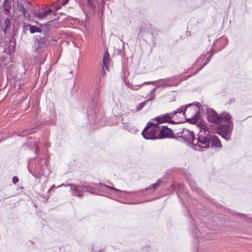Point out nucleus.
Listing matches in <instances>:
<instances>
[{
  "mask_svg": "<svg viewBox=\"0 0 252 252\" xmlns=\"http://www.w3.org/2000/svg\"><path fill=\"white\" fill-rule=\"evenodd\" d=\"M166 194L176 191L179 198L182 201L183 205L187 208L188 230L194 240V243L200 251L205 249L203 243L208 239H214L215 235L213 230L209 228L208 224L204 221L207 220L209 211L202 202L195 198L192 199L188 193L183 184L174 183L170 185Z\"/></svg>",
  "mask_w": 252,
  "mask_h": 252,
  "instance_id": "nucleus-1",
  "label": "nucleus"
},
{
  "mask_svg": "<svg viewBox=\"0 0 252 252\" xmlns=\"http://www.w3.org/2000/svg\"><path fill=\"white\" fill-rule=\"evenodd\" d=\"M178 139L180 138L183 139L184 142L188 144V145L192 149V144L195 140V136L193 131L189 130L186 128L182 129L177 133Z\"/></svg>",
  "mask_w": 252,
  "mask_h": 252,
  "instance_id": "nucleus-6",
  "label": "nucleus"
},
{
  "mask_svg": "<svg viewBox=\"0 0 252 252\" xmlns=\"http://www.w3.org/2000/svg\"><path fill=\"white\" fill-rule=\"evenodd\" d=\"M28 4L30 5H31V3L28 1H27Z\"/></svg>",
  "mask_w": 252,
  "mask_h": 252,
  "instance_id": "nucleus-60",
  "label": "nucleus"
},
{
  "mask_svg": "<svg viewBox=\"0 0 252 252\" xmlns=\"http://www.w3.org/2000/svg\"><path fill=\"white\" fill-rule=\"evenodd\" d=\"M158 88V85L155 86L151 91H150V95L149 98L144 102L140 103L138 105H137L136 107L135 110H134L136 112L139 111L141 110L144 105L149 101H151L153 100L155 98V95H154L155 90Z\"/></svg>",
  "mask_w": 252,
  "mask_h": 252,
  "instance_id": "nucleus-13",
  "label": "nucleus"
},
{
  "mask_svg": "<svg viewBox=\"0 0 252 252\" xmlns=\"http://www.w3.org/2000/svg\"><path fill=\"white\" fill-rule=\"evenodd\" d=\"M76 193V196H77L78 197H80V198H81L83 196V194L81 193V192H79V193Z\"/></svg>",
  "mask_w": 252,
  "mask_h": 252,
  "instance_id": "nucleus-49",
  "label": "nucleus"
},
{
  "mask_svg": "<svg viewBox=\"0 0 252 252\" xmlns=\"http://www.w3.org/2000/svg\"><path fill=\"white\" fill-rule=\"evenodd\" d=\"M22 14L26 20H29L30 19V14L29 12L26 9L25 12H22Z\"/></svg>",
  "mask_w": 252,
  "mask_h": 252,
  "instance_id": "nucleus-34",
  "label": "nucleus"
},
{
  "mask_svg": "<svg viewBox=\"0 0 252 252\" xmlns=\"http://www.w3.org/2000/svg\"><path fill=\"white\" fill-rule=\"evenodd\" d=\"M158 123L149 122L142 131V135L147 140H155L158 139Z\"/></svg>",
  "mask_w": 252,
  "mask_h": 252,
  "instance_id": "nucleus-5",
  "label": "nucleus"
},
{
  "mask_svg": "<svg viewBox=\"0 0 252 252\" xmlns=\"http://www.w3.org/2000/svg\"><path fill=\"white\" fill-rule=\"evenodd\" d=\"M184 122V123L185 122H188L192 125H195L197 123V122L196 121V120L194 118L193 116L189 118H186V117H185V121Z\"/></svg>",
  "mask_w": 252,
  "mask_h": 252,
  "instance_id": "nucleus-27",
  "label": "nucleus"
},
{
  "mask_svg": "<svg viewBox=\"0 0 252 252\" xmlns=\"http://www.w3.org/2000/svg\"><path fill=\"white\" fill-rule=\"evenodd\" d=\"M109 54L107 50L105 51L103 59V63L104 65L107 68V65L109 61Z\"/></svg>",
  "mask_w": 252,
  "mask_h": 252,
  "instance_id": "nucleus-21",
  "label": "nucleus"
},
{
  "mask_svg": "<svg viewBox=\"0 0 252 252\" xmlns=\"http://www.w3.org/2000/svg\"><path fill=\"white\" fill-rule=\"evenodd\" d=\"M101 88L100 81L96 83L95 89L92 93L91 99L92 104L90 105L87 109V117L88 120L92 124L97 125L98 123V115L96 112V105L100 93Z\"/></svg>",
  "mask_w": 252,
  "mask_h": 252,
  "instance_id": "nucleus-2",
  "label": "nucleus"
},
{
  "mask_svg": "<svg viewBox=\"0 0 252 252\" xmlns=\"http://www.w3.org/2000/svg\"><path fill=\"white\" fill-rule=\"evenodd\" d=\"M179 76L176 75L165 79L158 80V88L178 86L182 82V80H179Z\"/></svg>",
  "mask_w": 252,
  "mask_h": 252,
  "instance_id": "nucleus-8",
  "label": "nucleus"
},
{
  "mask_svg": "<svg viewBox=\"0 0 252 252\" xmlns=\"http://www.w3.org/2000/svg\"><path fill=\"white\" fill-rule=\"evenodd\" d=\"M206 114L207 120L208 122L218 125L221 124L222 119L220 116L214 109L207 107Z\"/></svg>",
  "mask_w": 252,
  "mask_h": 252,
  "instance_id": "nucleus-9",
  "label": "nucleus"
},
{
  "mask_svg": "<svg viewBox=\"0 0 252 252\" xmlns=\"http://www.w3.org/2000/svg\"><path fill=\"white\" fill-rule=\"evenodd\" d=\"M210 134L206 135L198 133L195 137L196 143L192 144V149L196 151L204 152L211 147L210 145Z\"/></svg>",
  "mask_w": 252,
  "mask_h": 252,
  "instance_id": "nucleus-3",
  "label": "nucleus"
},
{
  "mask_svg": "<svg viewBox=\"0 0 252 252\" xmlns=\"http://www.w3.org/2000/svg\"><path fill=\"white\" fill-rule=\"evenodd\" d=\"M209 52L210 54L209 56H211V57H212L215 54L216 51L215 50L214 48L213 47H212L211 49L209 51Z\"/></svg>",
  "mask_w": 252,
  "mask_h": 252,
  "instance_id": "nucleus-41",
  "label": "nucleus"
},
{
  "mask_svg": "<svg viewBox=\"0 0 252 252\" xmlns=\"http://www.w3.org/2000/svg\"><path fill=\"white\" fill-rule=\"evenodd\" d=\"M69 0H63L62 1V5H63L68 2Z\"/></svg>",
  "mask_w": 252,
  "mask_h": 252,
  "instance_id": "nucleus-47",
  "label": "nucleus"
},
{
  "mask_svg": "<svg viewBox=\"0 0 252 252\" xmlns=\"http://www.w3.org/2000/svg\"><path fill=\"white\" fill-rule=\"evenodd\" d=\"M29 24L28 23H24L23 25V31H22V34L25 33L26 31L29 30V27L28 26Z\"/></svg>",
  "mask_w": 252,
  "mask_h": 252,
  "instance_id": "nucleus-36",
  "label": "nucleus"
},
{
  "mask_svg": "<svg viewBox=\"0 0 252 252\" xmlns=\"http://www.w3.org/2000/svg\"><path fill=\"white\" fill-rule=\"evenodd\" d=\"M14 36H15V33L13 32V36H12V37H11V40H12V39H13V40H14V42H15V39H14Z\"/></svg>",
  "mask_w": 252,
  "mask_h": 252,
  "instance_id": "nucleus-53",
  "label": "nucleus"
},
{
  "mask_svg": "<svg viewBox=\"0 0 252 252\" xmlns=\"http://www.w3.org/2000/svg\"><path fill=\"white\" fill-rule=\"evenodd\" d=\"M156 81L145 82L142 84L138 85H130L128 86V88L133 90H138L140 88V87H141L143 85L152 84L154 83Z\"/></svg>",
  "mask_w": 252,
  "mask_h": 252,
  "instance_id": "nucleus-20",
  "label": "nucleus"
},
{
  "mask_svg": "<svg viewBox=\"0 0 252 252\" xmlns=\"http://www.w3.org/2000/svg\"><path fill=\"white\" fill-rule=\"evenodd\" d=\"M220 118L222 119L221 121V123L223 121L226 123V124H230L231 122H233L232 117L229 113L226 111H223L220 113Z\"/></svg>",
  "mask_w": 252,
  "mask_h": 252,
  "instance_id": "nucleus-15",
  "label": "nucleus"
},
{
  "mask_svg": "<svg viewBox=\"0 0 252 252\" xmlns=\"http://www.w3.org/2000/svg\"><path fill=\"white\" fill-rule=\"evenodd\" d=\"M29 131H29V132H30V133H32V132H33V131H33V128H31V129L29 130Z\"/></svg>",
  "mask_w": 252,
  "mask_h": 252,
  "instance_id": "nucleus-56",
  "label": "nucleus"
},
{
  "mask_svg": "<svg viewBox=\"0 0 252 252\" xmlns=\"http://www.w3.org/2000/svg\"><path fill=\"white\" fill-rule=\"evenodd\" d=\"M3 2H8V0H4Z\"/></svg>",
  "mask_w": 252,
  "mask_h": 252,
  "instance_id": "nucleus-63",
  "label": "nucleus"
},
{
  "mask_svg": "<svg viewBox=\"0 0 252 252\" xmlns=\"http://www.w3.org/2000/svg\"><path fill=\"white\" fill-rule=\"evenodd\" d=\"M49 33H47V34H45V32H43V35H39L38 36L36 41L38 45L40 46H49L52 41H54V40H50L49 38Z\"/></svg>",
  "mask_w": 252,
  "mask_h": 252,
  "instance_id": "nucleus-12",
  "label": "nucleus"
},
{
  "mask_svg": "<svg viewBox=\"0 0 252 252\" xmlns=\"http://www.w3.org/2000/svg\"><path fill=\"white\" fill-rule=\"evenodd\" d=\"M194 118L196 120V121L198 122L200 117V112L199 109H198L195 114L193 116Z\"/></svg>",
  "mask_w": 252,
  "mask_h": 252,
  "instance_id": "nucleus-33",
  "label": "nucleus"
},
{
  "mask_svg": "<svg viewBox=\"0 0 252 252\" xmlns=\"http://www.w3.org/2000/svg\"><path fill=\"white\" fill-rule=\"evenodd\" d=\"M47 15L45 11L44 10V11H43L42 12H38L36 15V17L39 20H42L44 18H45Z\"/></svg>",
  "mask_w": 252,
  "mask_h": 252,
  "instance_id": "nucleus-28",
  "label": "nucleus"
},
{
  "mask_svg": "<svg viewBox=\"0 0 252 252\" xmlns=\"http://www.w3.org/2000/svg\"><path fill=\"white\" fill-rule=\"evenodd\" d=\"M61 186H69V185H68V184H67V185H65L64 184H61V185L58 186V187H61Z\"/></svg>",
  "mask_w": 252,
  "mask_h": 252,
  "instance_id": "nucleus-52",
  "label": "nucleus"
},
{
  "mask_svg": "<svg viewBox=\"0 0 252 252\" xmlns=\"http://www.w3.org/2000/svg\"><path fill=\"white\" fill-rule=\"evenodd\" d=\"M56 119V114L55 110L52 109L50 111V114L49 115V120L51 123H54Z\"/></svg>",
  "mask_w": 252,
  "mask_h": 252,
  "instance_id": "nucleus-23",
  "label": "nucleus"
},
{
  "mask_svg": "<svg viewBox=\"0 0 252 252\" xmlns=\"http://www.w3.org/2000/svg\"><path fill=\"white\" fill-rule=\"evenodd\" d=\"M158 187V181H157L155 183L150 185L148 188L144 189L139 190L136 191L132 192V193H138L143 192L144 190H147L148 189H156Z\"/></svg>",
  "mask_w": 252,
  "mask_h": 252,
  "instance_id": "nucleus-22",
  "label": "nucleus"
},
{
  "mask_svg": "<svg viewBox=\"0 0 252 252\" xmlns=\"http://www.w3.org/2000/svg\"><path fill=\"white\" fill-rule=\"evenodd\" d=\"M87 2L88 5H89L91 8H94L95 7L94 0H87Z\"/></svg>",
  "mask_w": 252,
  "mask_h": 252,
  "instance_id": "nucleus-37",
  "label": "nucleus"
},
{
  "mask_svg": "<svg viewBox=\"0 0 252 252\" xmlns=\"http://www.w3.org/2000/svg\"><path fill=\"white\" fill-rule=\"evenodd\" d=\"M172 138L178 140V137L175 135L173 130L167 126H158V139Z\"/></svg>",
  "mask_w": 252,
  "mask_h": 252,
  "instance_id": "nucleus-7",
  "label": "nucleus"
},
{
  "mask_svg": "<svg viewBox=\"0 0 252 252\" xmlns=\"http://www.w3.org/2000/svg\"><path fill=\"white\" fill-rule=\"evenodd\" d=\"M170 176V173L167 172L165 173V174L162 178L158 179V186H159L160 185H161L162 183H164L166 182L167 179L169 178Z\"/></svg>",
  "mask_w": 252,
  "mask_h": 252,
  "instance_id": "nucleus-24",
  "label": "nucleus"
},
{
  "mask_svg": "<svg viewBox=\"0 0 252 252\" xmlns=\"http://www.w3.org/2000/svg\"><path fill=\"white\" fill-rule=\"evenodd\" d=\"M39 27L40 29H43V32H45V34H47V33H49V28L47 26V22L44 24H40Z\"/></svg>",
  "mask_w": 252,
  "mask_h": 252,
  "instance_id": "nucleus-25",
  "label": "nucleus"
},
{
  "mask_svg": "<svg viewBox=\"0 0 252 252\" xmlns=\"http://www.w3.org/2000/svg\"><path fill=\"white\" fill-rule=\"evenodd\" d=\"M28 106H29V105H30V101H29H29H28Z\"/></svg>",
  "mask_w": 252,
  "mask_h": 252,
  "instance_id": "nucleus-64",
  "label": "nucleus"
},
{
  "mask_svg": "<svg viewBox=\"0 0 252 252\" xmlns=\"http://www.w3.org/2000/svg\"><path fill=\"white\" fill-rule=\"evenodd\" d=\"M105 74V72L104 70H103V72H102V75L103 76Z\"/></svg>",
  "mask_w": 252,
  "mask_h": 252,
  "instance_id": "nucleus-58",
  "label": "nucleus"
},
{
  "mask_svg": "<svg viewBox=\"0 0 252 252\" xmlns=\"http://www.w3.org/2000/svg\"><path fill=\"white\" fill-rule=\"evenodd\" d=\"M170 118H171V117H170L168 113L158 115V125L168 123Z\"/></svg>",
  "mask_w": 252,
  "mask_h": 252,
  "instance_id": "nucleus-17",
  "label": "nucleus"
},
{
  "mask_svg": "<svg viewBox=\"0 0 252 252\" xmlns=\"http://www.w3.org/2000/svg\"><path fill=\"white\" fill-rule=\"evenodd\" d=\"M38 151V149L37 148V145H36V149H35V153L36 155H37V152Z\"/></svg>",
  "mask_w": 252,
  "mask_h": 252,
  "instance_id": "nucleus-55",
  "label": "nucleus"
},
{
  "mask_svg": "<svg viewBox=\"0 0 252 252\" xmlns=\"http://www.w3.org/2000/svg\"><path fill=\"white\" fill-rule=\"evenodd\" d=\"M68 185H69L70 188V190L75 193H79L81 192L82 190L85 189L86 191L90 192L93 194H97L96 193L94 192L93 191V188L90 186L87 185H77L73 184H68Z\"/></svg>",
  "mask_w": 252,
  "mask_h": 252,
  "instance_id": "nucleus-11",
  "label": "nucleus"
},
{
  "mask_svg": "<svg viewBox=\"0 0 252 252\" xmlns=\"http://www.w3.org/2000/svg\"><path fill=\"white\" fill-rule=\"evenodd\" d=\"M216 41H217V40H215V41H214V42L213 43V44H212V47H213V48H214V46H215V44H216Z\"/></svg>",
  "mask_w": 252,
  "mask_h": 252,
  "instance_id": "nucleus-57",
  "label": "nucleus"
},
{
  "mask_svg": "<svg viewBox=\"0 0 252 252\" xmlns=\"http://www.w3.org/2000/svg\"><path fill=\"white\" fill-rule=\"evenodd\" d=\"M52 20L47 22V26L49 28V29H50L51 27H52L53 22L55 21H57L59 19V17H58L57 18H55L54 19L53 17H52Z\"/></svg>",
  "mask_w": 252,
  "mask_h": 252,
  "instance_id": "nucleus-32",
  "label": "nucleus"
},
{
  "mask_svg": "<svg viewBox=\"0 0 252 252\" xmlns=\"http://www.w3.org/2000/svg\"><path fill=\"white\" fill-rule=\"evenodd\" d=\"M187 181L191 189L193 191H195L199 195H201L199 198L200 200H201V201H203L204 200H208L209 201L213 202L210 196H209L205 193H203V191L200 188H198L196 186V184L193 180L190 178H188Z\"/></svg>",
  "mask_w": 252,
  "mask_h": 252,
  "instance_id": "nucleus-10",
  "label": "nucleus"
},
{
  "mask_svg": "<svg viewBox=\"0 0 252 252\" xmlns=\"http://www.w3.org/2000/svg\"><path fill=\"white\" fill-rule=\"evenodd\" d=\"M193 104L192 105H194L197 108H198V109L200 108V107L201 106V104L199 103V102H196L195 103V104L194 103H193Z\"/></svg>",
  "mask_w": 252,
  "mask_h": 252,
  "instance_id": "nucleus-45",
  "label": "nucleus"
},
{
  "mask_svg": "<svg viewBox=\"0 0 252 252\" xmlns=\"http://www.w3.org/2000/svg\"><path fill=\"white\" fill-rule=\"evenodd\" d=\"M233 129V122L230 124H220L215 129V131H212L213 133H217L226 141L231 139V136Z\"/></svg>",
  "mask_w": 252,
  "mask_h": 252,
  "instance_id": "nucleus-4",
  "label": "nucleus"
},
{
  "mask_svg": "<svg viewBox=\"0 0 252 252\" xmlns=\"http://www.w3.org/2000/svg\"><path fill=\"white\" fill-rule=\"evenodd\" d=\"M105 188H106L107 189H110L112 190V187H111V186H109L108 185H103Z\"/></svg>",
  "mask_w": 252,
  "mask_h": 252,
  "instance_id": "nucleus-51",
  "label": "nucleus"
},
{
  "mask_svg": "<svg viewBox=\"0 0 252 252\" xmlns=\"http://www.w3.org/2000/svg\"><path fill=\"white\" fill-rule=\"evenodd\" d=\"M210 144H211V147L212 148H219L222 147V145L219 138L216 135H210Z\"/></svg>",
  "mask_w": 252,
  "mask_h": 252,
  "instance_id": "nucleus-14",
  "label": "nucleus"
},
{
  "mask_svg": "<svg viewBox=\"0 0 252 252\" xmlns=\"http://www.w3.org/2000/svg\"><path fill=\"white\" fill-rule=\"evenodd\" d=\"M112 190H115V191H117L118 192H124L125 193H127V194H132V192L127 191H125V190H122L117 189L116 188H115L114 187H112Z\"/></svg>",
  "mask_w": 252,
  "mask_h": 252,
  "instance_id": "nucleus-39",
  "label": "nucleus"
},
{
  "mask_svg": "<svg viewBox=\"0 0 252 252\" xmlns=\"http://www.w3.org/2000/svg\"><path fill=\"white\" fill-rule=\"evenodd\" d=\"M3 10L6 13H10V7L9 5V2H3Z\"/></svg>",
  "mask_w": 252,
  "mask_h": 252,
  "instance_id": "nucleus-29",
  "label": "nucleus"
},
{
  "mask_svg": "<svg viewBox=\"0 0 252 252\" xmlns=\"http://www.w3.org/2000/svg\"><path fill=\"white\" fill-rule=\"evenodd\" d=\"M28 26L29 27V30L31 33L33 34L36 32L42 33V30L39 27L31 24H28Z\"/></svg>",
  "mask_w": 252,
  "mask_h": 252,
  "instance_id": "nucleus-19",
  "label": "nucleus"
},
{
  "mask_svg": "<svg viewBox=\"0 0 252 252\" xmlns=\"http://www.w3.org/2000/svg\"><path fill=\"white\" fill-rule=\"evenodd\" d=\"M168 123L171 124H179L184 123V122H182V121L176 122L174 120H172V118H170Z\"/></svg>",
  "mask_w": 252,
  "mask_h": 252,
  "instance_id": "nucleus-38",
  "label": "nucleus"
},
{
  "mask_svg": "<svg viewBox=\"0 0 252 252\" xmlns=\"http://www.w3.org/2000/svg\"><path fill=\"white\" fill-rule=\"evenodd\" d=\"M235 214L238 215V216H241L242 218H245V219H250V220H251V218H248L245 214H241V213H234Z\"/></svg>",
  "mask_w": 252,
  "mask_h": 252,
  "instance_id": "nucleus-43",
  "label": "nucleus"
},
{
  "mask_svg": "<svg viewBox=\"0 0 252 252\" xmlns=\"http://www.w3.org/2000/svg\"><path fill=\"white\" fill-rule=\"evenodd\" d=\"M31 22H33V23H34L35 24H37V25H39H39H40V23H39V22H38L37 21H35V20H31Z\"/></svg>",
  "mask_w": 252,
  "mask_h": 252,
  "instance_id": "nucleus-50",
  "label": "nucleus"
},
{
  "mask_svg": "<svg viewBox=\"0 0 252 252\" xmlns=\"http://www.w3.org/2000/svg\"><path fill=\"white\" fill-rule=\"evenodd\" d=\"M211 59V56H208L207 58L206 61L203 63L202 65L199 69H198V71H200L201 70H202L203 68L205 67L210 62Z\"/></svg>",
  "mask_w": 252,
  "mask_h": 252,
  "instance_id": "nucleus-31",
  "label": "nucleus"
},
{
  "mask_svg": "<svg viewBox=\"0 0 252 252\" xmlns=\"http://www.w3.org/2000/svg\"><path fill=\"white\" fill-rule=\"evenodd\" d=\"M208 126L209 127L210 129L211 130L210 132H212V131H216L215 129H212V127L213 126L212 125H209Z\"/></svg>",
  "mask_w": 252,
  "mask_h": 252,
  "instance_id": "nucleus-48",
  "label": "nucleus"
},
{
  "mask_svg": "<svg viewBox=\"0 0 252 252\" xmlns=\"http://www.w3.org/2000/svg\"><path fill=\"white\" fill-rule=\"evenodd\" d=\"M154 120L158 122V116L154 118Z\"/></svg>",
  "mask_w": 252,
  "mask_h": 252,
  "instance_id": "nucleus-59",
  "label": "nucleus"
},
{
  "mask_svg": "<svg viewBox=\"0 0 252 252\" xmlns=\"http://www.w3.org/2000/svg\"><path fill=\"white\" fill-rule=\"evenodd\" d=\"M4 29H3V32H5L7 29H8L11 26V22L8 18H6L4 19Z\"/></svg>",
  "mask_w": 252,
  "mask_h": 252,
  "instance_id": "nucleus-26",
  "label": "nucleus"
},
{
  "mask_svg": "<svg viewBox=\"0 0 252 252\" xmlns=\"http://www.w3.org/2000/svg\"><path fill=\"white\" fill-rule=\"evenodd\" d=\"M193 104V103H189L186 105H183L181 106L180 108L177 109L176 110V111L177 113H183V116L186 117V110L190 106H192Z\"/></svg>",
  "mask_w": 252,
  "mask_h": 252,
  "instance_id": "nucleus-18",
  "label": "nucleus"
},
{
  "mask_svg": "<svg viewBox=\"0 0 252 252\" xmlns=\"http://www.w3.org/2000/svg\"><path fill=\"white\" fill-rule=\"evenodd\" d=\"M54 187H55V186H54V185L52 186L51 187V188L49 190H50L51 189H52V188H54Z\"/></svg>",
  "mask_w": 252,
  "mask_h": 252,
  "instance_id": "nucleus-61",
  "label": "nucleus"
},
{
  "mask_svg": "<svg viewBox=\"0 0 252 252\" xmlns=\"http://www.w3.org/2000/svg\"><path fill=\"white\" fill-rule=\"evenodd\" d=\"M199 72V71H198V70H197L195 72H194L191 74H189V75L186 76L184 78L181 79V80H182V81H185V80L188 79L190 77H192V76L196 75Z\"/></svg>",
  "mask_w": 252,
  "mask_h": 252,
  "instance_id": "nucleus-40",
  "label": "nucleus"
},
{
  "mask_svg": "<svg viewBox=\"0 0 252 252\" xmlns=\"http://www.w3.org/2000/svg\"><path fill=\"white\" fill-rule=\"evenodd\" d=\"M19 181V179L17 176H14L12 178V182L14 184H16Z\"/></svg>",
  "mask_w": 252,
  "mask_h": 252,
  "instance_id": "nucleus-42",
  "label": "nucleus"
},
{
  "mask_svg": "<svg viewBox=\"0 0 252 252\" xmlns=\"http://www.w3.org/2000/svg\"><path fill=\"white\" fill-rule=\"evenodd\" d=\"M177 114V113L176 110H175V111L172 112L171 113H169V115L170 117H171V118H172Z\"/></svg>",
  "mask_w": 252,
  "mask_h": 252,
  "instance_id": "nucleus-44",
  "label": "nucleus"
},
{
  "mask_svg": "<svg viewBox=\"0 0 252 252\" xmlns=\"http://www.w3.org/2000/svg\"><path fill=\"white\" fill-rule=\"evenodd\" d=\"M45 11L47 15H48V14H49L50 13H52V12H53V10L50 8L48 9L47 10H45Z\"/></svg>",
  "mask_w": 252,
  "mask_h": 252,
  "instance_id": "nucleus-46",
  "label": "nucleus"
},
{
  "mask_svg": "<svg viewBox=\"0 0 252 252\" xmlns=\"http://www.w3.org/2000/svg\"><path fill=\"white\" fill-rule=\"evenodd\" d=\"M17 6H18V10L20 12H25V11L26 10V9L25 8L24 6L22 3V2L18 1Z\"/></svg>",
  "mask_w": 252,
  "mask_h": 252,
  "instance_id": "nucleus-30",
  "label": "nucleus"
},
{
  "mask_svg": "<svg viewBox=\"0 0 252 252\" xmlns=\"http://www.w3.org/2000/svg\"><path fill=\"white\" fill-rule=\"evenodd\" d=\"M197 127L200 129V131L203 130L204 132H210L211 130L209 127L204 123L203 121H200L197 124Z\"/></svg>",
  "mask_w": 252,
  "mask_h": 252,
  "instance_id": "nucleus-16",
  "label": "nucleus"
},
{
  "mask_svg": "<svg viewBox=\"0 0 252 252\" xmlns=\"http://www.w3.org/2000/svg\"><path fill=\"white\" fill-rule=\"evenodd\" d=\"M42 159V158H39L38 159V161H39V160H41Z\"/></svg>",
  "mask_w": 252,
  "mask_h": 252,
  "instance_id": "nucleus-62",
  "label": "nucleus"
},
{
  "mask_svg": "<svg viewBox=\"0 0 252 252\" xmlns=\"http://www.w3.org/2000/svg\"><path fill=\"white\" fill-rule=\"evenodd\" d=\"M95 252H104V250L103 249H101L99 251H95Z\"/></svg>",
  "mask_w": 252,
  "mask_h": 252,
  "instance_id": "nucleus-54",
  "label": "nucleus"
},
{
  "mask_svg": "<svg viewBox=\"0 0 252 252\" xmlns=\"http://www.w3.org/2000/svg\"><path fill=\"white\" fill-rule=\"evenodd\" d=\"M62 6V4L61 5H60L59 4H56L55 6V11L53 12L52 15L56 16L57 15L56 11H58V10H59L61 8Z\"/></svg>",
  "mask_w": 252,
  "mask_h": 252,
  "instance_id": "nucleus-35",
  "label": "nucleus"
}]
</instances>
